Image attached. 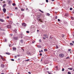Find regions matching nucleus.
<instances>
[{"instance_id": "nucleus-39", "label": "nucleus", "mask_w": 74, "mask_h": 74, "mask_svg": "<svg viewBox=\"0 0 74 74\" xmlns=\"http://www.w3.org/2000/svg\"><path fill=\"white\" fill-rule=\"evenodd\" d=\"M38 19H40V17L37 16V19H38Z\"/></svg>"}, {"instance_id": "nucleus-28", "label": "nucleus", "mask_w": 74, "mask_h": 74, "mask_svg": "<svg viewBox=\"0 0 74 74\" xmlns=\"http://www.w3.org/2000/svg\"><path fill=\"white\" fill-rule=\"evenodd\" d=\"M50 38L51 39H52V38H53L52 37L50 36Z\"/></svg>"}, {"instance_id": "nucleus-38", "label": "nucleus", "mask_w": 74, "mask_h": 74, "mask_svg": "<svg viewBox=\"0 0 74 74\" xmlns=\"http://www.w3.org/2000/svg\"><path fill=\"white\" fill-rule=\"evenodd\" d=\"M39 55H40V56H42V53H40L39 54Z\"/></svg>"}, {"instance_id": "nucleus-20", "label": "nucleus", "mask_w": 74, "mask_h": 74, "mask_svg": "<svg viewBox=\"0 0 74 74\" xmlns=\"http://www.w3.org/2000/svg\"><path fill=\"white\" fill-rule=\"evenodd\" d=\"M21 43H23V40H21Z\"/></svg>"}, {"instance_id": "nucleus-16", "label": "nucleus", "mask_w": 74, "mask_h": 74, "mask_svg": "<svg viewBox=\"0 0 74 74\" xmlns=\"http://www.w3.org/2000/svg\"><path fill=\"white\" fill-rule=\"evenodd\" d=\"M8 3L9 4H10V3H11V1L8 0Z\"/></svg>"}, {"instance_id": "nucleus-14", "label": "nucleus", "mask_w": 74, "mask_h": 74, "mask_svg": "<svg viewBox=\"0 0 74 74\" xmlns=\"http://www.w3.org/2000/svg\"><path fill=\"white\" fill-rule=\"evenodd\" d=\"M14 32H15V33H17V31L16 30V29H15L14 30Z\"/></svg>"}, {"instance_id": "nucleus-10", "label": "nucleus", "mask_w": 74, "mask_h": 74, "mask_svg": "<svg viewBox=\"0 0 74 74\" xmlns=\"http://www.w3.org/2000/svg\"><path fill=\"white\" fill-rule=\"evenodd\" d=\"M44 36L46 38H48V35H47V34H45L44 35Z\"/></svg>"}, {"instance_id": "nucleus-47", "label": "nucleus", "mask_w": 74, "mask_h": 74, "mask_svg": "<svg viewBox=\"0 0 74 74\" xmlns=\"http://www.w3.org/2000/svg\"><path fill=\"white\" fill-rule=\"evenodd\" d=\"M46 38L45 37H43V39H44V40H45Z\"/></svg>"}, {"instance_id": "nucleus-40", "label": "nucleus", "mask_w": 74, "mask_h": 74, "mask_svg": "<svg viewBox=\"0 0 74 74\" xmlns=\"http://www.w3.org/2000/svg\"><path fill=\"white\" fill-rule=\"evenodd\" d=\"M71 51V49H68V51L69 52H70Z\"/></svg>"}, {"instance_id": "nucleus-5", "label": "nucleus", "mask_w": 74, "mask_h": 74, "mask_svg": "<svg viewBox=\"0 0 74 74\" xmlns=\"http://www.w3.org/2000/svg\"><path fill=\"white\" fill-rule=\"evenodd\" d=\"M38 21H40L41 22H42V19L41 18L38 19Z\"/></svg>"}, {"instance_id": "nucleus-7", "label": "nucleus", "mask_w": 74, "mask_h": 74, "mask_svg": "<svg viewBox=\"0 0 74 74\" xmlns=\"http://www.w3.org/2000/svg\"><path fill=\"white\" fill-rule=\"evenodd\" d=\"M1 66L2 68H4V65L3 64H1Z\"/></svg>"}, {"instance_id": "nucleus-48", "label": "nucleus", "mask_w": 74, "mask_h": 74, "mask_svg": "<svg viewBox=\"0 0 74 74\" xmlns=\"http://www.w3.org/2000/svg\"><path fill=\"white\" fill-rule=\"evenodd\" d=\"M5 3V1H3V3Z\"/></svg>"}, {"instance_id": "nucleus-30", "label": "nucleus", "mask_w": 74, "mask_h": 74, "mask_svg": "<svg viewBox=\"0 0 74 74\" xmlns=\"http://www.w3.org/2000/svg\"><path fill=\"white\" fill-rule=\"evenodd\" d=\"M27 33H29V31H26Z\"/></svg>"}, {"instance_id": "nucleus-23", "label": "nucleus", "mask_w": 74, "mask_h": 74, "mask_svg": "<svg viewBox=\"0 0 74 74\" xmlns=\"http://www.w3.org/2000/svg\"><path fill=\"white\" fill-rule=\"evenodd\" d=\"M70 45H74V44H73L71 43H70Z\"/></svg>"}, {"instance_id": "nucleus-50", "label": "nucleus", "mask_w": 74, "mask_h": 74, "mask_svg": "<svg viewBox=\"0 0 74 74\" xmlns=\"http://www.w3.org/2000/svg\"><path fill=\"white\" fill-rule=\"evenodd\" d=\"M55 0H51L52 1H54Z\"/></svg>"}, {"instance_id": "nucleus-58", "label": "nucleus", "mask_w": 74, "mask_h": 74, "mask_svg": "<svg viewBox=\"0 0 74 74\" xmlns=\"http://www.w3.org/2000/svg\"><path fill=\"white\" fill-rule=\"evenodd\" d=\"M41 62H42V59H41Z\"/></svg>"}, {"instance_id": "nucleus-57", "label": "nucleus", "mask_w": 74, "mask_h": 74, "mask_svg": "<svg viewBox=\"0 0 74 74\" xmlns=\"http://www.w3.org/2000/svg\"><path fill=\"white\" fill-rule=\"evenodd\" d=\"M56 68H58V66H56Z\"/></svg>"}, {"instance_id": "nucleus-12", "label": "nucleus", "mask_w": 74, "mask_h": 74, "mask_svg": "<svg viewBox=\"0 0 74 74\" xmlns=\"http://www.w3.org/2000/svg\"><path fill=\"white\" fill-rule=\"evenodd\" d=\"M0 21L2 22H4V20L1 19H0Z\"/></svg>"}, {"instance_id": "nucleus-64", "label": "nucleus", "mask_w": 74, "mask_h": 74, "mask_svg": "<svg viewBox=\"0 0 74 74\" xmlns=\"http://www.w3.org/2000/svg\"><path fill=\"white\" fill-rule=\"evenodd\" d=\"M32 43H34V42H33Z\"/></svg>"}, {"instance_id": "nucleus-6", "label": "nucleus", "mask_w": 74, "mask_h": 74, "mask_svg": "<svg viewBox=\"0 0 74 74\" xmlns=\"http://www.w3.org/2000/svg\"><path fill=\"white\" fill-rule=\"evenodd\" d=\"M7 27L8 29H10L11 27V26L10 25H8L7 26Z\"/></svg>"}, {"instance_id": "nucleus-63", "label": "nucleus", "mask_w": 74, "mask_h": 74, "mask_svg": "<svg viewBox=\"0 0 74 74\" xmlns=\"http://www.w3.org/2000/svg\"><path fill=\"white\" fill-rule=\"evenodd\" d=\"M18 74H20L19 73H18Z\"/></svg>"}, {"instance_id": "nucleus-2", "label": "nucleus", "mask_w": 74, "mask_h": 74, "mask_svg": "<svg viewBox=\"0 0 74 74\" xmlns=\"http://www.w3.org/2000/svg\"><path fill=\"white\" fill-rule=\"evenodd\" d=\"M64 55L63 53L60 54L59 55V56L60 58H63V57H64Z\"/></svg>"}, {"instance_id": "nucleus-21", "label": "nucleus", "mask_w": 74, "mask_h": 74, "mask_svg": "<svg viewBox=\"0 0 74 74\" xmlns=\"http://www.w3.org/2000/svg\"><path fill=\"white\" fill-rule=\"evenodd\" d=\"M27 54H28V55H30V53L29 52H27Z\"/></svg>"}, {"instance_id": "nucleus-34", "label": "nucleus", "mask_w": 74, "mask_h": 74, "mask_svg": "<svg viewBox=\"0 0 74 74\" xmlns=\"http://www.w3.org/2000/svg\"><path fill=\"white\" fill-rule=\"evenodd\" d=\"M70 10H73V8H71L70 9Z\"/></svg>"}, {"instance_id": "nucleus-55", "label": "nucleus", "mask_w": 74, "mask_h": 74, "mask_svg": "<svg viewBox=\"0 0 74 74\" xmlns=\"http://www.w3.org/2000/svg\"><path fill=\"white\" fill-rule=\"evenodd\" d=\"M7 18H9V16H7Z\"/></svg>"}, {"instance_id": "nucleus-33", "label": "nucleus", "mask_w": 74, "mask_h": 74, "mask_svg": "<svg viewBox=\"0 0 74 74\" xmlns=\"http://www.w3.org/2000/svg\"><path fill=\"white\" fill-rule=\"evenodd\" d=\"M46 1L47 3H48V0H46Z\"/></svg>"}, {"instance_id": "nucleus-29", "label": "nucleus", "mask_w": 74, "mask_h": 74, "mask_svg": "<svg viewBox=\"0 0 74 74\" xmlns=\"http://www.w3.org/2000/svg\"><path fill=\"white\" fill-rule=\"evenodd\" d=\"M68 74H71V73L70 72H68Z\"/></svg>"}, {"instance_id": "nucleus-13", "label": "nucleus", "mask_w": 74, "mask_h": 74, "mask_svg": "<svg viewBox=\"0 0 74 74\" xmlns=\"http://www.w3.org/2000/svg\"><path fill=\"white\" fill-rule=\"evenodd\" d=\"M13 50H14V51H16V48L13 47Z\"/></svg>"}, {"instance_id": "nucleus-56", "label": "nucleus", "mask_w": 74, "mask_h": 74, "mask_svg": "<svg viewBox=\"0 0 74 74\" xmlns=\"http://www.w3.org/2000/svg\"><path fill=\"white\" fill-rule=\"evenodd\" d=\"M1 74H4V73H1Z\"/></svg>"}, {"instance_id": "nucleus-53", "label": "nucleus", "mask_w": 74, "mask_h": 74, "mask_svg": "<svg viewBox=\"0 0 74 74\" xmlns=\"http://www.w3.org/2000/svg\"><path fill=\"white\" fill-rule=\"evenodd\" d=\"M46 70H48V68H46Z\"/></svg>"}, {"instance_id": "nucleus-26", "label": "nucleus", "mask_w": 74, "mask_h": 74, "mask_svg": "<svg viewBox=\"0 0 74 74\" xmlns=\"http://www.w3.org/2000/svg\"><path fill=\"white\" fill-rule=\"evenodd\" d=\"M39 11H40L41 12H42V13H43V12L41 10H39Z\"/></svg>"}, {"instance_id": "nucleus-25", "label": "nucleus", "mask_w": 74, "mask_h": 74, "mask_svg": "<svg viewBox=\"0 0 74 74\" xmlns=\"http://www.w3.org/2000/svg\"><path fill=\"white\" fill-rule=\"evenodd\" d=\"M16 5V4H15V3H13L12 4V5H13V6H15Z\"/></svg>"}, {"instance_id": "nucleus-37", "label": "nucleus", "mask_w": 74, "mask_h": 74, "mask_svg": "<svg viewBox=\"0 0 74 74\" xmlns=\"http://www.w3.org/2000/svg\"><path fill=\"white\" fill-rule=\"evenodd\" d=\"M39 41H40V42H41V39H40L39 40Z\"/></svg>"}, {"instance_id": "nucleus-44", "label": "nucleus", "mask_w": 74, "mask_h": 74, "mask_svg": "<svg viewBox=\"0 0 74 74\" xmlns=\"http://www.w3.org/2000/svg\"><path fill=\"white\" fill-rule=\"evenodd\" d=\"M5 42H6V41H7V39H5Z\"/></svg>"}, {"instance_id": "nucleus-4", "label": "nucleus", "mask_w": 74, "mask_h": 74, "mask_svg": "<svg viewBox=\"0 0 74 74\" xmlns=\"http://www.w3.org/2000/svg\"><path fill=\"white\" fill-rule=\"evenodd\" d=\"M14 40H18V38L14 37L13 38Z\"/></svg>"}, {"instance_id": "nucleus-8", "label": "nucleus", "mask_w": 74, "mask_h": 74, "mask_svg": "<svg viewBox=\"0 0 74 74\" xmlns=\"http://www.w3.org/2000/svg\"><path fill=\"white\" fill-rule=\"evenodd\" d=\"M3 12L5 13V12H6V9H5V8H4L3 9Z\"/></svg>"}, {"instance_id": "nucleus-43", "label": "nucleus", "mask_w": 74, "mask_h": 74, "mask_svg": "<svg viewBox=\"0 0 74 74\" xmlns=\"http://www.w3.org/2000/svg\"><path fill=\"white\" fill-rule=\"evenodd\" d=\"M11 60L12 61H14V59H12Z\"/></svg>"}, {"instance_id": "nucleus-15", "label": "nucleus", "mask_w": 74, "mask_h": 74, "mask_svg": "<svg viewBox=\"0 0 74 74\" xmlns=\"http://www.w3.org/2000/svg\"><path fill=\"white\" fill-rule=\"evenodd\" d=\"M5 53L6 54H7V55H11V53Z\"/></svg>"}, {"instance_id": "nucleus-61", "label": "nucleus", "mask_w": 74, "mask_h": 74, "mask_svg": "<svg viewBox=\"0 0 74 74\" xmlns=\"http://www.w3.org/2000/svg\"><path fill=\"white\" fill-rule=\"evenodd\" d=\"M39 52H41L40 51H39Z\"/></svg>"}, {"instance_id": "nucleus-11", "label": "nucleus", "mask_w": 74, "mask_h": 74, "mask_svg": "<svg viewBox=\"0 0 74 74\" xmlns=\"http://www.w3.org/2000/svg\"><path fill=\"white\" fill-rule=\"evenodd\" d=\"M0 57L1 58V59L3 60H4V58H3V57H2V56L0 55Z\"/></svg>"}, {"instance_id": "nucleus-19", "label": "nucleus", "mask_w": 74, "mask_h": 74, "mask_svg": "<svg viewBox=\"0 0 74 74\" xmlns=\"http://www.w3.org/2000/svg\"><path fill=\"white\" fill-rule=\"evenodd\" d=\"M65 16H68V14L67 13H66L65 15Z\"/></svg>"}, {"instance_id": "nucleus-3", "label": "nucleus", "mask_w": 74, "mask_h": 74, "mask_svg": "<svg viewBox=\"0 0 74 74\" xmlns=\"http://www.w3.org/2000/svg\"><path fill=\"white\" fill-rule=\"evenodd\" d=\"M44 63L45 64H48L49 63V61L47 60H45Z\"/></svg>"}, {"instance_id": "nucleus-46", "label": "nucleus", "mask_w": 74, "mask_h": 74, "mask_svg": "<svg viewBox=\"0 0 74 74\" xmlns=\"http://www.w3.org/2000/svg\"><path fill=\"white\" fill-rule=\"evenodd\" d=\"M28 73L29 74H31V73H30V72H29Z\"/></svg>"}, {"instance_id": "nucleus-18", "label": "nucleus", "mask_w": 74, "mask_h": 74, "mask_svg": "<svg viewBox=\"0 0 74 74\" xmlns=\"http://www.w3.org/2000/svg\"><path fill=\"white\" fill-rule=\"evenodd\" d=\"M5 6H6V4H4L3 5V8H4V7H5Z\"/></svg>"}, {"instance_id": "nucleus-1", "label": "nucleus", "mask_w": 74, "mask_h": 74, "mask_svg": "<svg viewBox=\"0 0 74 74\" xmlns=\"http://www.w3.org/2000/svg\"><path fill=\"white\" fill-rule=\"evenodd\" d=\"M30 29L33 32H34L36 30V27L33 25H32L30 27Z\"/></svg>"}, {"instance_id": "nucleus-60", "label": "nucleus", "mask_w": 74, "mask_h": 74, "mask_svg": "<svg viewBox=\"0 0 74 74\" xmlns=\"http://www.w3.org/2000/svg\"><path fill=\"white\" fill-rule=\"evenodd\" d=\"M26 10H28V8H26Z\"/></svg>"}, {"instance_id": "nucleus-36", "label": "nucleus", "mask_w": 74, "mask_h": 74, "mask_svg": "<svg viewBox=\"0 0 74 74\" xmlns=\"http://www.w3.org/2000/svg\"><path fill=\"white\" fill-rule=\"evenodd\" d=\"M71 18L72 19H74V18L73 17H71Z\"/></svg>"}, {"instance_id": "nucleus-52", "label": "nucleus", "mask_w": 74, "mask_h": 74, "mask_svg": "<svg viewBox=\"0 0 74 74\" xmlns=\"http://www.w3.org/2000/svg\"><path fill=\"white\" fill-rule=\"evenodd\" d=\"M72 42L73 43V44H74V41H73Z\"/></svg>"}, {"instance_id": "nucleus-51", "label": "nucleus", "mask_w": 74, "mask_h": 74, "mask_svg": "<svg viewBox=\"0 0 74 74\" xmlns=\"http://www.w3.org/2000/svg\"><path fill=\"white\" fill-rule=\"evenodd\" d=\"M37 32H39V30H37Z\"/></svg>"}, {"instance_id": "nucleus-54", "label": "nucleus", "mask_w": 74, "mask_h": 74, "mask_svg": "<svg viewBox=\"0 0 74 74\" xmlns=\"http://www.w3.org/2000/svg\"><path fill=\"white\" fill-rule=\"evenodd\" d=\"M41 52H43V51H42V50H41Z\"/></svg>"}, {"instance_id": "nucleus-45", "label": "nucleus", "mask_w": 74, "mask_h": 74, "mask_svg": "<svg viewBox=\"0 0 74 74\" xmlns=\"http://www.w3.org/2000/svg\"><path fill=\"white\" fill-rule=\"evenodd\" d=\"M17 9H18V8H17V7L15 8V10H17Z\"/></svg>"}, {"instance_id": "nucleus-35", "label": "nucleus", "mask_w": 74, "mask_h": 74, "mask_svg": "<svg viewBox=\"0 0 74 74\" xmlns=\"http://www.w3.org/2000/svg\"><path fill=\"white\" fill-rule=\"evenodd\" d=\"M16 56L17 57H19V56H20L19 55H17Z\"/></svg>"}, {"instance_id": "nucleus-17", "label": "nucleus", "mask_w": 74, "mask_h": 74, "mask_svg": "<svg viewBox=\"0 0 74 74\" xmlns=\"http://www.w3.org/2000/svg\"><path fill=\"white\" fill-rule=\"evenodd\" d=\"M69 70H73V68H68Z\"/></svg>"}, {"instance_id": "nucleus-41", "label": "nucleus", "mask_w": 74, "mask_h": 74, "mask_svg": "<svg viewBox=\"0 0 74 74\" xmlns=\"http://www.w3.org/2000/svg\"><path fill=\"white\" fill-rule=\"evenodd\" d=\"M15 58H16V59L17 58V57L16 56H15V57H14Z\"/></svg>"}, {"instance_id": "nucleus-27", "label": "nucleus", "mask_w": 74, "mask_h": 74, "mask_svg": "<svg viewBox=\"0 0 74 74\" xmlns=\"http://www.w3.org/2000/svg\"><path fill=\"white\" fill-rule=\"evenodd\" d=\"M62 71H64V69L63 68L62 69Z\"/></svg>"}, {"instance_id": "nucleus-49", "label": "nucleus", "mask_w": 74, "mask_h": 74, "mask_svg": "<svg viewBox=\"0 0 74 74\" xmlns=\"http://www.w3.org/2000/svg\"><path fill=\"white\" fill-rule=\"evenodd\" d=\"M66 59H69V57H67Z\"/></svg>"}, {"instance_id": "nucleus-32", "label": "nucleus", "mask_w": 74, "mask_h": 74, "mask_svg": "<svg viewBox=\"0 0 74 74\" xmlns=\"http://www.w3.org/2000/svg\"><path fill=\"white\" fill-rule=\"evenodd\" d=\"M47 15H48V16H49V15H50V14L49 13H47Z\"/></svg>"}, {"instance_id": "nucleus-9", "label": "nucleus", "mask_w": 74, "mask_h": 74, "mask_svg": "<svg viewBox=\"0 0 74 74\" xmlns=\"http://www.w3.org/2000/svg\"><path fill=\"white\" fill-rule=\"evenodd\" d=\"M22 26H24L25 27V26H26V24L24 23H22Z\"/></svg>"}, {"instance_id": "nucleus-22", "label": "nucleus", "mask_w": 74, "mask_h": 74, "mask_svg": "<svg viewBox=\"0 0 74 74\" xmlns=\"http://www.w3.org/2000/svg\"><path fill=\"white\" fill-rule=\"evenodd\" d=\"M47 49H44V51H45V52H47Z\"/></svg>"}, {"instance_id": "nucleus-31", "label": "nucleus", "mask_w": 74, "mask_h": 74, "mask_svg": "<svg viewBox=\"0 0 74 74\" xmlns=\"http://www.w3.org/2000/svg\"><path fill=\"white\" fill-rule=\"evenodd\" d=\"M56 19L58 18V16H56L55 17Z\"/></svg>"}, {"instance_id": "nucleus-62", "label": "nucleus", "mask_w": 74, "mask_h": 74, "mask_svg": "<svg viewBox=\"0 0 74 74\" xmlns=\"http://www.w3.org/2000/svg\"><path fill=\"white\" fill-rule=\"evenodd\" d=\"M22 49L23 50V51H24V49Z\"/></svg>"}, {"instance_id": "nucleus-24", "label": "nucleus", "mask_w": 74, "mask_h": 74, "mask_svg": "<svg viewBox=\"0 0 74 74\" xmlns=\"http://www.w3.org/2000/svg\"><path fill=\"white\" fill-rule=\"evenodd\" d=\"M21 11H25V10L21 9Z\"/></svg>"}, {"instance_id": "nucleus-42", "label": "nucleus", "mask_w": 74, "mask_h": 74, "mask_svg": "<svg viewBox=\"0 0 74 74\" xmlns=\"http://www.w3.org/2000/svg\"><path fill=\"white\" fill-rule=\"evenodd\" d=\"M58 21H59V22H60V19H58Z\"/></svg>"}, {"instance_id": "nucleus-59", "label": "nucleus", "mask_w": 74, "mask_h": 74, "mask_svg": "<svg viewBox=\"0 0 74 74\" xmlns=\"http://www.w3.org/2000/svg\"><path fill=\"white\" fill-rule=\"evenodd\" d=\"M29 60L28 59L27 60V61H29Z\"/></svg>"}]
</instances>
